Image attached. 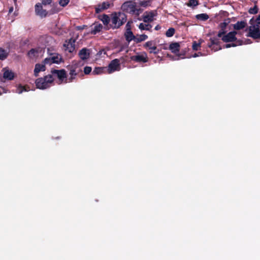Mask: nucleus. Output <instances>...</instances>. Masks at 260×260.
<instances>
[{"mask_svg":"<svg viewBox=\"0 0 260 260\" xmlns=\"http://www.w3.org/2000/svg\"><path fill=\"white\" fill-rule=\"evenodd\" d=\"M127 20L126 15L123 12H114L112 14L111 22L112 27L113 29L118 28L124 23Z\"/></svg>","mask_w":260,"mask_h":260,"instance_id":"1","label":"nucleus"},{"mask_svg":"<svg viewBox=\"0 0 260 260\" xmlns=\"http://www.w3.org/2000/svg\"><path fill=\"white\" fill-rule=\"evenodd\" d=\"M201 43H197L196 41H193L192 43V49L194 51H197L199 48L201 47Z\"/></svg>","mask_w":260,"mask_h":260,"instance_id":"37","label":"nucleus"},{"mask_svg":"<svg viewBox=\"0 0 260 260\" xmlns=\"http://www.w3.org/2000/svg\"><path fill=\"white\" fill-rule=\"evenodd\" d=\"M199 5V2L198 0H189L187 5L188 7H196Z\"/></svg>","mask_w":260,"mask_h":260,"instance_id":"34","label":"nucleus"},{"mask_svg":"<svg viewBox=\"0 0 260 260\" xmlns=\"http://www.w3.org/2000/svg\"><path fill=\"white\" fill-rule=\"evenodd\" d=\"M15 75L11 70L5 68L4 69L3 77L8 80H12L14 79Z\"/></svg>","mask_w":260,"mask_h":260,"instance_id":"18","label":"nucleus"},{"mask_svg":"<svg viewBox=\"0 0 260 260\" xmlns=\"http://www.w3.org/2000/svg\"><path fill=\"white\" fill-rule=\"evenodd\" d=\"M13 8H11L10 9L9 12H11V11H13Z\"/></svg>","mask_w":260,"mask_h":260,"instance_id":"48","label":"nucleus"},{"mask_svg":"<svg viewBox=\"0 0 260 260\" xmlns=\"http://www.w3.org/2000/svg\"><path fill=\"white\" fill-rule=\"evenodd\" d=\"M54 80V79L52 75L49 74L37 79L35 83L37 88L45 89L51 86Z\"/></svg>","mask_w":260,"mask_h":260,"instance_id":"2","label":"nucleus"},{"mask_svg":"<svg viewBox=\"0 0 260 260\" xmlns=\"http://www.w3.org/2000/svg\"><path fill=\"white\" fill-rule=\"evenodd\" d=\"M76 76H74V75H70V77L69 78L67 79L66 78L64 79V83H70V82H73L75 81V80L76 79Z\"/></svg>","mask_w":260,"mask_h":260,"instance_id":"36","label":"nucleus"},{"mask_svg":"<svg viewBox=\"0 0 260 260\" xmlns=\"http://www.w3.org/2000/svg\"><path fill=\"white\" fill-rule=\"evenodd\" d=\"M121 10L125 12L135 15L139 14V9L137 6L136 3L128 1L124 2L121 6Z\"/></svg>","mask_w":260,"mask_h":260,"instance_id":"3","label":"nucleus"},{"mask_svg":"<svg viewBox=\"0 0 260 260\" xmlns=\"http://www.w3.org/2000/svg\"><path fill=\"white\" fill-rule=\"evenodd\" d=\"M46 64H47L44 63V60L42 61L41 63L36 64L34 69V76L35 77H38L39 76V73L40 72H43L46 70Z\"/></svg>","mask_w":260,"mask_h":260,"instance_id":"15","label":"nucleus"},{"mask_svg":"<svg viewBox=\"0 0 260 260\" xmlns=\"http://www.w3.org/2000/svg\"><path fill=\"white\" fill-rule=\"evenodd\" d=\"M124 37L127 42L129 43L132 40L135 41V37L132 30L125 31Z\"/></svg>","mask_w":260,"mask_h":260,"instance_id":"22","label":"nucleus"},{"mask_svg":"<svg viewBox=\"0 0 260 260\" xmlns=\"http://www.w3.org/2000/svg\"><path fill=\"white\" fill-rule=\"evenodd\" d=\"M237 34V32L235 30L232 31L228 33L227 34L223 35L221 38L223 42L225 43L233 42L236 41L237 38L236 36Z\"/></svg>","mask_w":260,"mask_h":260,"instance_id":"8","label":"nucleus"},{"mask_svg":"<svg viewBox=\"0 0 260 260\" xmlns=\"http://www.w3.org/2000/svg\"><path fill=\"white\" fill-rule=\"evenodd\" d=\"M144 47L148 48L150 50L149 53H153L154 54H158L160 51V50L158 49L156 47L153 41H150L146 42L144 45Z\"/></svg>","mask_w":260,"mask_h":260,"instance_id":"11","label":"nucleus"},{"mask_svg":"<svg viewBox=\"0 0 260 260\" xmlns=\"http://www.w3.org/2000/svg\"><path fill=\"white\" fill-rule=\"evenodd\" d=\"M247 26V23L245 21H238L236 23L233 25L235 30H239L243 29Z\"/></svg>","mask_w":260,"mask_h":260,"instance_id":"21","label":"nucleus"},{"mask_svg":"<svg viewBox=\"0 0 260 260\" xmlns=\"http://www.w3.org/2000/svg\"><path fill=\"white\" fill-rule=\"evenodd\" d=\"M130 59L138 63H145L148 62V57L145 52H143L141 54H137L136 55L131 56Z\"/></svg>","mask_w":260,"mask_h":260,"instance_id":"9","label":"nucleus"},{"mask_svg":"<svg viewBox=\"0 0 260 260\" xmlns=\"http://www.w3.org/2000/svg\"><path fill=\"white\" fill-rule=\"evenodd\" d=\"M70 0H59L58 3L60 6L64 7L68 5Z\"/></svg>","mask_w":260,"mask_h":260,"instance_id":"38","label":"nucleus"},{"mask_svg":"<svg viewBox=\"0 0 260 260\" xmlns=\"http://www.w3.org/2000/svg\"><path fill=\"white\" fill-rule=\"evenodd\" d=\"M85 27H86V25H82V26H78L76 27V28L77 30H82Z\"/></svg>","mask_w":260,"mask_h":260,"instance_id":"44","label":"nucleus"},{"mask_svg":"<svg viewBox=\"0 0 260 260\" xmlns=\"http://www.w3.org/2000/svg\"><path fill=\"white\" fill-rule=\"evenodd\" d=\"M26 91V89L25 88V87L22 85H19L17 88V92L18 93H21L23 91Z\"/></svg>","mask_w":260,"mask_h":260,"instance_id":"41","label":"nucleus"},{"mask_svg":"<svg viewBox=\"0 0 260 260\" xmlns=\"http://www.w3.org/2000/svg\"><path fill=\"white\" fill-rule=\"evenodd\" d=\"M104 68L102 67H96L94 69L92 74L94 75H99L102 73L104 72Z\"/></svg>","mask_w":260,"mask_h":260,"instance_id":"33","label":"nucleus"},{"mask_svg":"<svg viewBox=\"0 0 260 260\" xmlns=\"http://www.w3.org/2000/svg\"><path fill=\"white\" fill-rule=\"evenodd\" d=\"M196 18L198 20H201V21H206L208 20L209 18L208 14L206 13H202L200 14H198L196 15Z\"/></svg>","mask_w":260,"mask_h":260,"instance_id":"25","label":"nucleus"},{"mask_svg":"<svg viewBox=\"0 0 260 260\" xmlns=\"http://www.w3.org/2000/svg\"><path fill=\"white\" fill-rule=\"evenodd\" d=\"M202 55V53H201V52H198V53H194V54L192 55V56H193V57H198V56H201V55Z\"/></svg>","mask_w":260,"mask_h":260,"instance_id":"45","label":"nucleus"},{"mask_svg":"<svg viewBox=\"0 0 260 260\" xmlns=\"http://www.w3.org/2000/svg\"><path fill=\"white\" fill-rule=\"evenodd\" d=\"M161 28L160 26L159 25H157L155 27V29L156 30H158L159 29H160Z\"/></svg>","mask_w":260,"mask_h":260,"instance_id":"46","label":"nucleus"},{"mask_svg":"<svg viewBox=\"0 0 260 260\" xmlns=\"http://www.w3.org/2000/svg\"><path fill=\"white\" fill-rule=\"evenodd\" d=\"M120 66V59L116 58L112 60L108 66V73H111L117 70Z\"/></svg>","mask_w":260,"mask_h":260,"instance_id":"13","label":"nucleus"},{"mask_svg":"<svg viewBox=\"0 0 260 260\" xmlns=\"http://www.w3.org/2000/svg\"><path fill=\"white\" fill-rule=\"evenodd\" d=\"M104 25H108L110 22V19L108 15L103 14L101 19Z\"/></svg>","mask_w":260,"mask_h":260,"instance_id":"31","label":"nucleus"},{"mask_svg":"<svg viewBox=\"0 0 260 260\" xmlns=\"http://www.w3.org/2000/svg\"><path fill=\"white\" fill-rule=\"evenodd\" d=\"M13 1H14L15 3H16V1H17V0H13Z\"/></svg>","mask_w":260,"mask_h":260,"instance_id":"51","label":"nucleus"},{"mask_svg":"<svg viewBox=\"0 0 260 260\" xmlns=\"http://www.w3.org/2000/svg\"><path fill=\"white\" fill-rule=\"evenodd\" d=\"M103 26L102 24L99 23L94 25L93 28H92L90 34L92 35H95L97 33L100 32Z\"/></svg>","mask_w":260,"mask_h":260,"instance_id":"24","label":"nucleus"},{"mask_svg":"<svg viewBox=\"0 0 260 260\" xmlns=\"http://www.w3.org/2000/svg\"><path fill=\"white\" fill-rule=\"evenodd\" d=\"M164 49H168V48H167V47H166V46H165V47H164Z\"/></svg>","mask_w":260,"mask_h":260,"instance_id":"50","label":"nucleus"},{"mask_svg":"<svg viewBox=\"0 0 260 260\" xmlns=\"http://www.w3.org/2000/svg\"><path fill=\"white\" fill-rule=\"evenodd\" d=\"M120 59L121 60H124V57H121Z\"/></svg>","mask_w":260,"mask_h":260,"instance_id":"49","label":"nucleus"},{"mask_svg":"<svg viewBox=\"0 0 260 260\" xmlns=\"http://www.w3.org/2000/svg\"><path fill=\"white\" fill-rule=\"evenodd\" d=\"M110 7V4L109 2H103L101 4H99L95 8V13L98 14L103 11V10H106Z\"/></svg>","mask_w":260,"mask_h":260,"instance_id":"17","label":"nucleus"},{"mask_svg":"<svg viewBox=\"0 0 260 260\" xmlns=\"http://www.w3.org/2000/svg\"><path fill=\"white\" fill-rule=\"evenodd\" d=\"M60 10L61 9L58 7L57 4H53L52 6V8L49 11H48L49 15H51L60 12Z\"/></svg>","mask_w":260,"mask_h":260,"instance_id":"23","label":"nucleus"},{"mask_svg":"<svg viewBox=\"0 0 260 260\" xmlns=\"http://www.w3.org/2000/svg\"><path fill=\"white\" fill-rule=\"evenodd\" d=\"M35 52V49H31L29 51V53H29V54H30V53L32 54V53H34Z\"/></svg>","mask_w":260,"mask_h":260,"instance_id":"47","label":"nucleus"},{"mask_svg":"<svg viewBox=\"0 0 260 260\" xmlns=\"http://www.w3.org/2000/svg\"><path fill=\"white\" fill-rule=\"evenodd\" d=\"M126 31L131 30V22L128 21L125 26Z\"/></svg>","mask_w":260,"mask_h":260,"instance_id":"43","label":"nucleus"},{"mask_svg":"<svg viewBox=\"0 0 260 260\" xmlns=\"http://www.w3.org/2000/svg\"><path fill=\"white\" fill-rule=\"evenodd\" d=\"M78 55L81 60H86L90 57V50L83 48L79 51Z\"/></svg>","mask_w":260,"mask_h":260,"instance_id":"16","label":"nucleus"},{"mask_svg":"<svg viewBox=\"0 0 260 260\" xmlns=\"http://www.w3.org/2000/svg\"><path fill=\"white\" fill-rule=\"evenodd\" d=\"M247 36L254 39H260V28L256 27L252 32H248Z\"/></svg>","mask_w":260,"mask_h":260,"instance_id":"20","label":"nucleus"},{"mask_svg":"<svg viewBox=\"0 0 260 260\" xmlns=\"http://www.w3.org/2000/svg\"><path fill=\"white\" fill-rule=\"evenodd\" d=\"M67 69L69 71V75L78 76L80 75L83 76L82 69L78 66V63H73L67 66Z\"/></svg>","mask_w":260,"mask_h":260,"instance_id":"6","label":"nucleus"},{"mask_svg":"<svg viewBox=\"0 0 260 260\" xmlns=\"http://www.w3.org/2000/svg\"><path fill=\"white\" fill-rule=\"evenodd\" d=\"M235 43H232L230 44H226L225 45V47L226 48H230L232 47H236L237 46L242 45L243 44V41L238 40L235 41Z\"/></svg>","mask_w":260,"mask_h":260,"instance_id":"26","label":"nucleus"},{"mask_svg":"<svg viewBox=\"0 0 260 260\" xmlns=\"http://www.w3.org/2000/svg\"><path fill=\"white\" fill-rule=\"evenodd\" d=\"M67 50H68L69 52L70 53L73 52L75 50L74 45H73L72 43H69L67 45Z\"/></svg>","mask_w":260,"mask_h":260,"instance_id":"39","label":"nucleus"},{"mask_svg":"<svg viewBox=\"0 0 260 260\" xmlns=\"http://www.w3.org/2000/svg\"><path fill=\"white\" fill-rule=\"evenodd\" d=\"M148 38V36L146 35H145V34H143V35H141L140 36H139V37H135V42L136 43H140L142 41H144L145 40H146V39H147Z\"/></svg>","mask_w":260,"mask_h":260,"instance_id":"27","label":"nucleus"},{"mask_svg":"<svg viewBox=\"0 0 260 260\" xmlns=\"http://www.w3.org/2000/svg\"><path fill=\"white\" fill-rule=\"evenodd\" d=\"M210 41L211 43L208 44V46L210 48H212V46L213 45H218L219 44V41L218 39H217L216 38H210Z\"/></svg>","mask_w":260,"mask_h":260,"instance_id":"29","label":"nucleus"},{"mask_svg":"<svg viewBox=\"0 0 260 260\" xmlns=\"http://www.w3.org/2000/svg\"><path fill=\"white\" fill-rule=\"evenodd\" d=\"M258 11V8L257 6L255 5L253 8H250L248 10V12L251 14H255L257 13Z\"/></svg>","mask_w":260,"mask_h":260,"instance_id":"35","label":"nucleus"},{"mask_svg":"<svg viewBox=\"0 0 260 260\" xmlns=\"http://www.w3.org/2000/svg\"><path fill=\"white\" fill-rule=\"evenodd\" d=\"M168 48L173 53L177 54L178 56H180V54H179L180 49V45L179 42H172Z\"/></svg>","mask_w":260,"mask_h":260,"instance_id":"14","label":"nucleus"},{"mask_svg":"<svg viewBox=\"0 0 260 260\" xmlns=\"http://www.w3.org/2000/svg\"><path fill=\"white\" fill-rule=\"evenodd\" d=\"M50 75H52L53 76L56 77L60 82V83L64 82V79L67 77V74L66 71L64 69L61 70H56L52 69L51 71V74Z\"/></svg>","mask_w":260,"mask_h":260,"instance_id":"5","label":"nucleus"},{"mask_svg":"<svg viewBox=\"0 0 260 260\" xmlns=\"http://www.w3.org/2000/svg\"><path fill=\"white\" fill-rule=\"evenodd\" d=\"M139 27L141 30H150L152 28V25L149 24H144L141 23L139 26Z\"/></svg>","mask_w":260,"mask_h":260,"instance_id":"30","label":"nucleus"},{"mask_svg":"<svg viewBox=\"0 0 260 260\" xmlns=\"http://www.w3.org/2000/svg\"><path fill=\"white\" fill-rule=\"evenodd\" d=\"M8 53L3 48H0V60H4L7 58Z\"/></svg>","mask_w":260,"mask_h":260,"instance_id":"28","label":"nucleus"},{"mask_svg":"<svg viewBox=\"0 0 260 260\" xmlns=\"http://www.w3.org/2000/svg\"><path fill=\"white\" fill-rule=\"evenodd\" d=\"M230 22V19H228L226 20H225L224 22H221L219 24V27L220 29L218 31L217 34V37L218 38H221L223 35H225L226 33V28Z\"/></svg>","mask_w":260,"mask_h":260,"instance_id":"12","label":"nucleus"},{"mask_svg":"<svg viewBox=\"0 0 260 260\" xmlns=\"http://www.w3.org/2000/svg\"><path fill=\"white\" fill-rule=\"evenodd\" d=\"M155 16L154 13L153 11L149 12H146L143 16V21L144 22H151L153 20V17Z\"/></svg>","mask_w":260,"mask_h":260,"instance_id":"19","label":"nucleus"},{"mask_svg":"<svg viewBox=\"0 0 260 260\" xmlns=\"http://www.w3.org/2000/svg\"><path fill=\"white\" fill-rule=\"evenodd\" d=\"M63 59L61 56L58 54H53L49 57L44 59V63L47 64H51L52 63L59 64L61 62H63Z\"/></svg>","mask_w":260,"mask_h":260,"instance_id":"4","label":"nucleus"},{"mask_svg":"<svg viewBox=\"0 0 260 260\" xmlns=\"http://www.w3.org/2000/svg\"><path fill=\"white\" fill-rule=\"evenodd\" d=\"M35 13L41 18H45L49 15V12L44 9L42 4L38 3L35 6Z\"/></svg>","mask_w":260,"mask_h":260,"instance_id":"7","label":"nucleus"},{"mask_svg":"<svg viewBox=\"0 0 260 260\" xmlns=\"http://www.w3.org/2000/svg\"><path fill=\"white\" fill-rule=\"evenodd\" d=\"M52 0H41V3L43 5L46 6L51 3Z\"/></svg>","mask_w":260,"mask_h":260,"instance_id":"42","label":"nucleus"},{"mask_svg":"<svg viewBox=\"0 0 260 260\" xmlns=\"http://www.w3.org/2000/svg\"><path fill=\"white\" fill-rule=\"evenodd\" d=\"M92 69L90 67L86 66L84 69V73L86 75L89 74L91 72Z\"/></svg>","mask_w":260,"mask_h":260,"instance_id":"40","label":"nucleus"},{"mask_svg":"<svg viewBox=\"0 0 260 260\" xmlns=\"http://www.w3.org/2000/svg\"><path fill=\"white\" fill-rule=\"evenodd\" d=\"M249 26L248 28V32H252V31L256 28H260V14L256 17H253L249 21Z\"/></svg>","mask_w":260,"mask_h":260,"instance_id":"10","label":"nucleus"},{"mask_svg":"<svg viewBox=\"0 0 260 260\" xmlns=\"http://www.w3.org/2000/svg\"><path fill=\"white\" fill-rule=\"evenodd\" d=\"M175 32V28L173 27L169 28L166 32V36L167 37H171L174 36Z\"/></svg>","mask_w":260,"mask_h":260,"instance_id":"32","label":"nucleus"}]
</instances>
